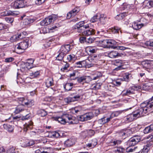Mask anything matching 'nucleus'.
Segmentation results:
<instances>
[{
  "label": "nucleus",
  "instance_id": "412c9836",
  "mask_svg": "<svg viewBox=\"0 0 153 153\" xmlns=\"http://www.w3.org/2000/svg\"><path fill=\"white\" fill-rule=\"evenodd\" d=\"M30 60V62H27L25 64L24 68L26 71L30 69L33 67L32 64L34 62V60L31 59Z\"/></svg>",
  "mask_w": 153,
  "mask_h": 153
},
{
  "label": "nucleus",
  "instance_id": "c03bdc74",
  "mask_svg": "<svg viewBox=\"0 0 153 153\" xmlns=\"http://www.w3.org/2000/svg\"><path fill=\"white\" fill-rule=\"evenodd\" d=\"M120 30V28L117 27H112L111 30L114 33H117L119 32V31Z\"/></svg>",
  "mask_w": 153,
  "mask_h": 153
},
{
  "label": "nucleus",
  "instance_id": "2eb2a0df",
  "mask_svg": "<svg viewBox=\"0 0 153 153\" xmlns=\"http://www.w3.org/2000/svg\"><path fill=\"white\" fill-rule=\"evenodd\" d=\"M152 141V140H151V141L147 143L144 146L142 151L144 153H147L153 147V142Z\"/></svg>",
  "mask_w": 153,
  "mask_h": 153
},
{
  "label": "nucleus",
  "instance_id": "f257e3e1",
  "mask_svg": "<svg viewBox=\"0 0 153 153\" xmlns=\"http://www.w3.org/2000/svg\"><path fill=\"white\" fill-rule=\"evenodd\" d=\"M153 107V102H150L149 101H145L140 105V107L133 111L132 113L135 119L143 116L149 112L151 108Z\"/></svg>",
  "mask_w": 153,
  "mask_h": 153
},
{
  "label": "nucleus",
  "instance_id": "c85d7f7f",
  "mask_svg": "<svg viewBox=\"0 0 153 153\" xmlns=\"http://www.w3.org/2000/svg\"><path fill=\"white\" fill-rule=\"evenodd\" d=\"M33 123L31 122L25 123L24 125L23 130L24 131L26 132L29 128H32V125Z\"/></svg>",
  "mask_w": 153,
  "mask_h": 153
},
{
  "label": "nucleus",
  "instance_id": "20e7f679",
  "mask_svg": "<svg viewBox=\"0 0 153 153\" xmlns=\"http://www.w3.org/2000/svg\"><path fill=\"white\" fill-rule=\"evenodd\" d=\"M17 101L21 104L18 105L16 108L14 112L16 114L19 113L24 110V105L30 107L34 105V101L33 100H28L24 97L18 98Z\"/></svg>",
  "mask_w": 153,
  "mask_h": 153
},
{
  "label": "nucleus",
  "instance_id": "f3484780",
  "mask_svg": "<svg viewBox=\"0 0 153 153\" xmlns=\"http://www.w3.org/2000/svg\"><path fill=\"white\" fill-rule=\"evenodd\" d=\"M135 120L132 113L128 114L124 118L125 122L126 123L131 122Z\"/></svg>",
  "mask_w": 153,
  "mask_h": 153
},
{
  "label": "nucleus",
  "instance_id": "de8ad7c7",
  "mask_svg": "<svg viewBox=\"0 0 153 153\" xmlns=\"http://www.w3.org/2000/svg\"><path fill=\"white\" fill-rule=\"evenodd\" d=\"M147 1H148L147 3V7L150 8L153 6V0H145V1L146 2Z\"/></svg>",
  "mask_w": 153,
  "mask_h": 153
},
{
  "label": "nucleus",
  "instance_id": "603ef678",
  "mask_svg": "<svg viewBox=\"0 0 153 153\" xmlns=\"http://www.w3.org/2000/svg\"><path fill=\"white\" fill-rule=\"evenodd\" d=\"M153 62L152 61H144L142 62V64L145 65L146 66L149 67L150 65V64Z\"/></svg>",
  "mask_w": 153,
  "mask_h": 153
},
{
  "label": "nucleus",
  "instance_id": "6e6552de",
  "mask_svg": "<svg viewBox=\"0 0 153 153\" xmlns=\"http://www.w3.org/2000/svg\"><path fill=\"white\" fill-rule=\"evenodd\" d=\"M25 0H16L11 4V7L14 9H19L25 7Z\"/></svg>",
  "mask_w": 153,
  "mask_h": 153
},
{
  "label": "nucleus",
  "instance_id": "e2e57ef3",
  "mask_svg": "<svg viewBox=\"0 0 153 153\" xmlns=\"http://www.w3.org/2000/svg\"><path fill=\"white\" fill-rule=\"evenodd\" d=\"M86 38L85 36H82L79 38V41L81 43H85Z\"/></svg>",
  "mask_w": 153,
  "mask_h": 153
},
{
  "label": "nucleus",
  "instance_id": "3c124183",
  "mask_svg": "<svg viewBox=\"0 0 153 153\" xmlns=\"http://www.w3.org/2000/svg\"><path fill=\"white\" fill-rule=\"evenodd\" d=\"M88 51L91 53H94L96 52V50L91 47H88L87 48Z\"/></svg>",
  "mask_w": 153,
  "mask_h": 153
},
{
  "label": "nucleus",
  "instance_id": "774afa93",
  "mask_svg": "<svg viewBox=\"0 0 153 153\" xmlns=\"http://www.w3.org/2000/svg\"><path fill=\"white\" fill-rule=\"evenodd\" d=\"M146 44L147 46L153 47V40H151L146 42Z\"/></svg>",
  "mask_w": 153,
  "mask_h": 153
},
{
  "label": "nucleus",
  "instance_id": "bb28decb",
  "mask_svg": "<svg viewBox=\"0 0 153 153\" xmlns=\"http://www.w3.org/2000/svg\"><path fill=\"white\" fill-rule=\"evenodd\" d=\"M153 131V124L148 126L143 130L144 133L145 134H148L152 132Z\"/></svg>",
  "mask_w": 153,
  "mask_h": 153
},
{
  "label": "nucleus",
  "instance_id": "a878e982",
  "mask_svg": "<svg viewBox=\"0 0 153 153\" xmlns=\"http://www.w3.org/2000/svg\"><path fill=\"white\" fill-rule=\"evenodd\" d=\"M97 144V140L95 138H94L91 140V142L90 143H88L87 145V146L88 147L94 148Z\"/></svg>",
  "mask_w": 153,
  "mask_h": 153
},
{
  "label": "nucleus",
  "instance_id": "c9c22d12",
  "mask_svg": "<svg viewBox=\"0 0 153 153\" xmlns=\"http://www.w3.org/2000/svg\"><path fill=\"white\" fill-rule=\"evenodd\" d=\"M107 17L103 14H101L99 18L100 22L102 24H105L107 20Z\"/></svg>",
  "mask_w": 153,
  "mask_h": 153
},
{
  "label": "nucleus",
  "instance_id": "1a4fd4ad",
  "mask_svg": "<svg viewBox=\"0 0 153 153\" xmlns=\"http://www.w3.org/2000/svg\"><path fill=\"white\" fill-rule=\"evenodd\" d=\"M28 40H26L25 41L21 42L17 44L15 46V50H18L24 51L27 49L28 46L29 44Z\"/></svg>",
  "mask_w": 153,
  "mask_h": 153
},
{
  "label": "nucleus",
  "instance_id": "f8f14e48",
  "mask_svg": "<svg viewBox=\"0 0 153 153\" xmlns=\"http://www.w3.org/2000/svg\"><path fill=\"white\" fill-rule=\"evenodd\" d=\"M71 48V46L69 44L63 45L60 48L59 52L66 55L70 51Z\"/></svg>",
  "mask_w": 153,
  "mask_h": 153
},
{
  "label": "nucleus",
  "instance_id": "72a5a7b5",
  "mask_svg": "<svg viewBox=\"0 0 153 153\" xmlns=\"http://www.w3.org/2000/svg\"><path fill=\"white\" fill-rule=\"evenodd\" d=\"M73 85L72 83H68L64 86V88L66 90L69 91L72 88Z\"/></svg>",
  "mask_w": 153,
  "mask_h": 153
},
{
  "label": "nucleus",
  "instance_id": "0e129e2a",
  "mask_svg": "<svg viewBox=\"0 0 153 153\" xmlns=\"http://www.w3.org/2000/svg\"><path fill=\"white\" fill-rule=\"evenodd\" d=\"M69 67V64L67 63H65V64L61 68V70L62 71H65L67 69V68Z\"/></svg>",
  "mask_w": 153,
  "mask_h": 153
},
{
  "label": "nucleus",
  "instance_id": "4c0bfd02",
  "mask_svg": "<svg viewBox=\"0 0 153 153\" xmlns=\"http://www.w3.org/2000/svg\"><path fill=\"white\" fill-rule=\"evenodd\" d=\"M13 13L11 11L9 10H6L4 12H2L1 13V16H10L13 15Z\"/></svg>",
  "mask_w": 153,
  "mask_h": 153
},
{
  "label": "nucleus",
  "instance_id": "473e14b6",
  "mask_svg": "<svg viewBox=\"0 0 153 153\" xmlns=\"http://www.w3.org/2000/svg\"><path fill=\"white\" fill-rule=\"evenodd\" d=\"M126 13H123L119 14H118L115 17L116 20H120L123 19L126 16Z\"/></svg>",
  "mask_w": 153,
  "mask_h": 153
},
{
  "label": "nucleus",
  "instance_id": "4be33fe9",
  "mask_svg": "<svg viewBox=\"0 0 153 153\" xmlns=\"http://www.w3.org/2000/svg\"><path fill=\"white\" fill-rule=\"evenodd\" d=\"M144 25V24L142 23L138 24L136 22H134L132 23V26L134 29L138 30L141 28Z\"/></svg>",
  "mask_w": 153,
  "mask_h": 153
},
{
  "label": "nucleus",
  "instance_id": "5fc2aeb1",
  "mask_svg": "<svg viewBox=\"0 0 153 153\" xmlns=\"http://www.w3.org/2000/svg\"><path fill=\"white\" fill-rule=\"evenodd\" d=\"M125 151V149L122 147H117L115 152L118 153H123Z\"/></svg>",
  "mask_w": 153,
  "mask_h": 153
},
{
  "label": "nucleus",
  "instance_id": "6e6d98bb",
  "mask_svg": "<svg viewBox=\"0 0 153 153\" xmlns=\"http://www.w3.org/2000/svg\"><path fill=\"white\" fill-rule=\"evenodd\" d=\"M40 32L41 33L45 34V33H47L49 32V29H47L45 27H43L42 29L41 30Z\"/></svg>",
  "mask_w": 153,
  "mask_h": 153
},
{
  "label": "nucleus",
  "instance_id": "39448f33",
  "mask_svg": "<svg viewBox=\"0 0 153 153\" xmlns=\"http://www.w3.org/2000/svg\"><path fill=\"white\" fill-rule=\"evenodd\" d=\"M57 19V16L55 15H52L45 18L40 22V25L42 26H46L51 24Z\"/></svg>",
  "mask_w": 153,
  "mask_h": 153
},
{
  "label": "nucleus",
  "instance_id": "9b49d317",
  "mask_svg": "<svg viewBox=\"0 0 153 153\" xmlns=\"http://www.w3.org/2000/svg\"><path fill=\"white\" fill-rule=\"evenodd\" d=\"M76 141V139L74 137H71L66 140L64 143L65 146L70 147L74 145Z\"/></svg>",
  "mask_w": 153,
  "mask_h": 153
},
{
  "label": "nucleus",
  "instance_id": "79ce46f5",
  "mask_svg": "<svg viewBox=\"0 0 153 153\" xmlns=\"http://www.w3.org/2000/svg\"><path fill=\"white\" fill-rule=\"evenodd\" d=\"M94 40V38L89 37V38H86L85 40V44H89L92 43Z\"/></svg>",
  "mask_w": 153,
  "mask_h": 153
},
{
  "label": "nucleus",
  "instance_id": "f03ea898",
  "mask_svg": "<svg viewBox=\"0 0 153 153\" xmlns=\"http://www.w3.org/2000/svg\"><path fill=\"white\" fill-rule=\"evenodd\" d=\"M84 21H82L77 23L73 27V29L75 30L76 31L79 32L82 31V28L83 27L85 30L82 32V34L84 36H89L95 34V30L94 29L90 28L89 24L85 25Z\"/></svg>",
  "mask_w": 153,
  "mask_h": 153
},
{
  "label": "nucleus",
  "instance_id": "37998d69",
  "mask_svg": "<svg viewBox=\"0 0 153 153\" xmlns=\"http://www.w3.org/2000/svg\"><path fill=\"white\" fill-rule=\"evenodd\" d=\"M65 102L66 103H68L71 102H74L72 97H66L64 99Z\"/></svg>",
  "mask_w": 153,
  "mask_h": 153
},
{
  "label": "nucleus",
  "instance_id": "9d476101",
  "mask_svg": "<svg viewBox=\"0 0 153 153\" xmlns=\"http://www.w3.org/2000/svg\"><path fill=\"white\" fill-rule=\"evenodd\" d=\"M102 42L105 47L108 48H112L116 43L115 41L111 39L103 40Z\"/></svg>",
  "mask_w": 153,
  "mask_h": 153
},
{
  "label": "nucleus",
  "instance_id": "6ab92c4d",
  "mask_svg": "<svg viewBox=\"0 0 153 153\" xmlns=\"http://www.w3.org/2000/svg\"><path fill=\"white\" fill-rule=\"evenodd\" d=\"M111 119V118L110 116L108 117H104L101 119L99 120L98 123L101 124H103L105 123H108Z\"/></svg>",
  "mask_w": 153,
  "mask_h": 153
},
{
  "label": "nucleus",
  "instance_id": "2f4dec72",
  "mask_svg": "<svg viewBox=\"0 0 153 153\" xmlns=\"http://www.w3.org/2000/svg\"><path fill=\"white\" fill-rule=\"evenodd\" d=\"M150 84V83H149L144 84L142 86L143 89L146 91H149L152 88Z\"/></svg>",
  "mask_w": 153,
  "mask_h": 153
},
{
  "label": "nucleus",
  "instance_id": "ddd939ff",
  "mask_svg": "<svg viewBox=\"0 0 153 153\" xmlns=\"http://www.w3.org/2000/svg\"><path fill=\"white\" fill-rule=\"evenodd\" d=\"M83 94L82 91L81 89H79L76 92L73 93L71 95L73 96L72 98L74 101L78 100L80 98V97Z\"/></svg>",
  "mask_w": 153,
  "mask_h": 153
},
{
  "label": "nucleus",
  "instance_id": "13d9d810",
  "mask_svg": "<svg viewBox=\"0 0 153 153\" xmlns=\"http://www.w3.org/2000/svg\"><path fill=\"white\" fill-rule=\"evenodd\" d=\"M5 20L7 22L9 23H12L14 21L13 18L11 17H6Z\"/></svg>",
  "mask_w": 153,
  "mask_h": 153
},
{
  "label": "nucleus",
  "instance_id": "393cba45",
  "mask_svg": "<svg viewBox=\"0 0 153 153\" xmlns=\"http://www.w3.org/2000/svg\"><path fill=\"white\" fill-rule=\"evenodd\" d=\"M82 110V106H78L72 108L71 111L73 113L76 114L80 112Z\"/></svg>",
  "mask_w": 153,
  "mask_h": 153
},
{
  "label": "nucleus",
  "instance_id": "aec40b11",
  "mask_svg": "<svg viewBox=\"0 0 153 153\" xmlns=\"http://www.w3.org/2000/svg\"><path fill=\"white\" fill-rule=\"evenodd\" d=\"M131 76V74L128 72L126 73L123 75V78L122 79L123 81L128 82L130 81Z\"/></svg>",
  "mask_w": 153,
  "mask_h": 153
},
{
  "label": "nucleus",
  "instance_id": "338daca9",
  "mask_svg": "<svg viewBox=\"0 0 153 153\" xmlns=\"http://www.w3.org/2000/svg\"><path fill=\"white\" fill-rule=\"evenodd\" d=\"M45 0H36L35 2L37 5H40L44 3Z\"/></svg>",
  "mask_w": 153,
  "mask_h": 153
},
{
  "label": "nucleus",
  "instance_id": "8fccbe9b",
  "mask_svg": "<svg viewBox=\"0 0 153 153\" xmlns=\"http://www.w3.org/2000/svg\"><path fill=\"white\" fill-rule=\"evenodd\" d=\"M88 134V131H82L80 134L81 136L83 138H85Z\"/></svg>",
  "mask_w": 153,
  "mask_h": 153
},
{
  "label": "nucleus",
  "instance_id": "680f3d73",
  "mask_svg": "<svg viewBox=\"0 0 153 153\" xmlns=\"http://www.w3.org/2000/svg\"><path fill=\"white\" fill-rule=\"evenodd\" d=\"M82 61H79L75 63V66L76 68H81L82 67Z\"/></svg>",
  "mask_w": 153,
  "mask_h": 153
},
{
  "label": "nucleus",
  "instance_id": "7ed1b4c3",
  "mask_svg": "<svg viewBox=\"0 0 153 153\" xmlns=\"http://www.w3.org/2000/svg\"><path fill=\"white\" fill-rule=\"evenodd\" d=\"M53 118L54 120L58 121L62 124H65L66 123L69 124H74L78 123L76 119L71 115L67 114H63L61 117H54Z\"/></svg>",
  "mask_w": 153,
  "mask_h": 153
},
{
  "label": "nucleus",
  "instance_id": "c756f323",
  "mask_svg": "<svg viewBox=\"0 0 153 153\" xmlns=\"http://www.w3.org/2000/svg\"><path fill=\"white\" fill-rule=\"evenodd\" d=\"M89 77V76H83L78 77L77 79V82L79 83L85 82L87 79Z\"/></svg>",
  "mask_w": 153,
  "mask_h": 153
},
{
  "label": "nucleus",
  "instance_id": "69168bd1",
  "mask_svg": "<svg viewBox=\"0 0 153 153\" xmlns=\"http://www.w3.org/2000/svg\"><path fill=\"white\" fill-rule=\"evenodd\" d=\"M24 33H26V32H23L22 33H20L19 34H18L17 36H15L16 38V39H17V38L20 39L23 38V37H24L23 36Z\"/></svg>",
  "mask_w": 153,
  "mask_h": 153
},
{
  "label": "nucleus",
  "instance_id": "4d7b16f0",
  "mask_svg": "<svg viewBox=\"0 0 153 153\" xmlns=\"http://www.w3.org/2000/svg\"><path fill=\"white\" fill-rule=\"evenodd\" d=\"M15 148L12 147L9 148L7 150V153H15Z\"/></svg>",
  "mask_w": 153,
  "mask_h": 153
},
{
  "label": "nucleus",
  "instance_id": "a211bd4d",
  "mask_svg": "<svg viewBox=\"0 0 153 153\" xmlns=\"http://www.w3.org/2000/svg\"><path fill=\"white\" fill-rule=\"evenodd\" d=\"M101 56L99 54H94L91 57V60L92 62H97L98 61L100 60Z\"/></svg>",
  "mask_w": 153,
  "mask_h": 153
},
{
  "label": "nucleus",
  "instance_id": "cd10ccee",
  "mask_svg": "<svg viewBox=\"0 0 153 153\" xmlns=\"http://www.w3.org/2000/svg\"><path fill=\"white\" fill-rule=\"evenodd\" d=\"M45 85L47 87H49L53 85V80L52 78L49 77L45 81Z\"/></svg>",
  "mask_w": 153,
  "mask_h": 153
},
{
  "label": "nucleus",
  "instance_id": "a18cd8bd",
  "mask_svg": "<svg viewBox=\"0 0 153 153\" xmlns=\"http://www.w3.org/2000/svg\"><path fill=\"white\" fill-rule=\"evenodd\" d=\"M43 151L44 153H53V152L52 148L50 147L45 148Z\"/></svg>",
  "mask_w": 153,
  "mask_h": 153
},
{
  "label": "nucleus",
  "instance_id": "052dcab7",
  "mask_svg": "<svg viewBox=\"0 0 153 153\" xmlns=\"http://www.w3.org/2000/svg\"><path fill=\"white\" fill-rule=\"evenodd\" d=\"M98 19V16L97 15H95L90 20L91 22L94 23L97 21Z\"/></svg>",
  "mask_w": 153,
  "mask_h": 153
},
{
  "label": "nucleus",
  "instance_id": "f704fd0d",
  "mask_svg": "<svg viewBox=\"0 0 153 153\" xmlns=\"http://www.w3.org/2000/svg\"><path fill=\"white\" fill-rule=\"evenodd\" d=\"M122 112V111H118L113 112L111 113L110 117L111 119H112L113 118L118 116Z\"/></svg>",
  "mask_w": 153,
  "mask_h": 153
},
{
  "label": "nucleus",
  "instance_id": "09e8293b",
  "mask_svg": "<svg viewBox=\"0 0 153 153\" xmlns=\"http://www.w3.org/2000/svg\"><path fill=\"white\" fill-rule=\"evenodd\" d=\"M40 73L39 71H36L35 72H32L30 74V75L33 77H36L39 76Z\"/></svg>",
  "mask_w": 153,
  "mask_h": 153
},
{
  "label": "nucleus",
  "instance_id": "dca6fc26",
  "mask_svg": "<svg viewBox=\"0 0 153 153\" xmlns=\"http://www.w3.org/2000/svg\"><path fill=\"white\" fill-rule=\"evenodd\" d=\"M79 11V10L78 8L76 7L74 8L67 13V18L69 19L72 16H75L77 14Z\"/></svg>",
  "mask_w": 153,
  "mask_h": 153
},
{
  "label": "nucleus",
  "instance_id": "423d86ee",
  "mask_svg": "<svg viewBox=\"0 0 153 153\" xmlns=\"http://www.w3.org/2000/svg\"><path fill=\"white\" fill-rule=\"evenodd\" d=\"M141 140L140 136H134L130 138L127 142V145L128 146H133L137 144Z\"/></svg>",
  "mask_w": 153,
  "mask_h": 153
},
{
  "label": "nucleus",
  "instance_id": "49530a36",
  "mask_svg": "<svg viewBox=\"0 0 153 153\" xmlns=\"http://www.w3.org/2000/svg\"><path fill=\"white\" fill-rule=\"evenodd\" d=\"M11 116H8V115H5L2 117L1 120L2 122H7V120H10Z\"/></svg>",
  "mask_w": 153,
  "mask_h": 153
},
{
  "label": "nucleus",
  "instance_id": "bf43d9fd",
  "mask_svg": "<svg viewBox=\"0 0 153 153\" xmlns=\"http://www.w3.org/2000/svg\"><path fill=\"white\" fill-rule=\"evenodd\" d=\"M52 134L53 135L52 138L58 137L60 136L59 134L56 131H52Z\"/></svg>",
  "mask_w": 153,
  "mask_h": 153
},
{
  "label": "nucleus",
  "instance_id": "4468645a",
  "mask_svg": "<svg viewBox=\"0 0 153 153\" xmlns=\"http://www.w3.org/2000/svg\"><path fill=\"white\" fill-rule=\"evenodd\" d=\"M123 53H118L117 51H112L109 52L108 54L109 57L112 58H116L119 56H122L124 55Z\"/></svg>",
  "mask_w": 153,
  "mask_h": 153
},
{
  "label": "nucleus",
  "instance_id": "0eeeda50",
  "mask_svg": "<svg viewBox=\"0 0 153 153\" xmlns=\"http://www.w3.org/2000/svg\"><path fill=\"white\" fill-rule=\"evenodd\" d=\"M94 111H93L92 112L87 113L81 115L78 117V120L81 121H84L90 120L94 116Z\"/></svg>",
  "mask_w": 153,
  "mask_h": 153
},
{
  "label": "nucleus",
  "instance_id": "58836bf2",
  "mask_svg": "<svg viewBox=\"0 0 153 153\" xmlns=\"http://www.w3.org/2000/svg\"><path fill=\"white\" fill-rule=\"evenodd\" d=\"M33 21L34 20L33 19H30L29 18L25 19L24 20V23L25 25H28L33 23Z\"/></svg>",
  "mask_w": 153,
  "mask_h": 153
},
{
  "label": "nucleus",
  "instance_id": "7c9ffc66",
  "mask_svg": "<svg viewBox=\"0 0 153 153\" xmlns=\"http://www.w3.org/2000/svg\"><path fill=\"white\" fill-rule=\"evenodd\" d=\"M3 127L4 129L9 132H12L13 131V127L7 124H4Z\"/></svg>",
  "mask_w": 153,
  "mask_h": 153
},
{
  "label": "nucleus",
  "instance_id": "e433bc0d",
  "mask_svg": "<svg viewBox=\"0 0 153 153\" xmlns=\"http://www.w3.org/2000/svg\"><path fill=\"white\" fill-rule=\"evenodd\" d=\"M126 101H127V102L130 103L131 105V107L129 108L130 109H131L132 107H134L136 105L135 100L133 98L131 99H130L128 100H126Z\"/></svg>",
  "mask_w": 153,
  "mask_h": 153
},
{
  "label": "nucleus",
  "instance_id": "864d4df0",
  "mask_svg": "<svg viewBox=\"0 0 153 153\" xmlns=\"http://www.w3.org/2000/svg\"><path fill=\"white\" fill-rule=\"evenodd\" d=\"M39 114L41 117H44L47 115V112L44 110L42 109L40 111Z\"/></svg>",
  "mask_w": 153,
  "mask_h": 153
},
{
  "label": "nucleus",
  "instance_id": "5701e85b",
  "mask_svg": "<svg viewBox=\"0 0 153 153\" xmlns=\"http://www.w3.org/2000/svg\"><path fill=\"white\" fill-rule=\"evenodd\" d=\"M121 143V141L116 139L111 140L109 142H108V144H110V145L114 146L120 144Z\"/></svg>",
  "mask_w": 153,
  "mask_h": 153
},
{
  "label": "nucleus",
  "instance_id": "b1692460",
  "mask_svg": "<svg viewBox=\"0 0 153 153\" xmlns=\"http://www.w3.org/2000/svg\"><path fill=\"white\" fill-rule=\"evenodd\" d=\"M114 65L118 66L119 69H121L122 66L124 65V61L121 60H116L114 62Z\"/></svg>",
  "mask_w": 153,
  "mask_h": 153
},
{
  "label": "nucleus",
  "instance_id": "ea45409f",
  "mask_svg": "<svg viewBox=\"0 0 153 153\" xmlns=\"http://www.w3.org/2000/svg\"><path fill=\"white\" fill-rule=\"evenodd\" d=\"M67 59L69 61H71L72 60H74L76 59V57L74 54H71L68 55L67 57Z\"/></svg>",
  "mask_w": 153,
  "mask_h": 153
},
{
  "label": "nucleus",
  "instance_id": "a19ab883",
  "mask_svg": "<svg viewBox=\"0 0 153 153\" xmlns=\"http://www.w3.org/2000/svg\"><path fill=\"white\" fill-rule=\"evenodd\" d=\"M65 55V54L62 53V52H59V54L56 57V59L58 60L61 61L63 59L64 56Z\"/></svg>",
  "mask_w": 153,
  "mask_h": 153
}]
</instances>
